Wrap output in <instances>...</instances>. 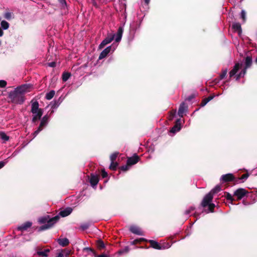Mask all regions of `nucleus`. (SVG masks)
<instances>
[{
    "label": "nucleus",
    "instance_id": "nucleus-48",
    "mask_svg": "<svg viewBox=\"0 0 257 257\" xmlns=\"http://www.w3.org/2000/svg\"><path fill=\"white\" fill-rule=\"evenodd\" d=\"M146 4H148L150 2V0H144Z\"/></svg>",
    "mask_w": 257,
    "mask_h": 257
},
{
    "label": "nucleus",
    "instance_id": "nucleus-38",
    "mask_svg": "<svg viewBox=\"0 0 257 257\" xmlns=\"http://www.w3.org/2000/svg\"><path fill=\"white\" fill-rule=\"evenodd\" d=\"M7 82L5 80H0V87H4L6 86Z\"/></svg>",
    "mask_w": 257,
    "mask_h": 257
},
{
    "label": "nucleus",
    "instance_id": "nucleus-28",
    "mask_svg": "<svg viewBox=\"0 0 257 257\" xmlns=\"http://www.w3.org/2000/svg\"><path fill=\"white\" fill-rule=\"evenodd\" d=\"M1 26L4 29L6 30L8 29L9 27V24L7 21H3L1 22Z\"/></svg>",
    "mask_w": 257,
    "mask_h": 257
},
{
    "label": "nucleus",
    "instance_id": "nucleus-6",
    "mask_svg": "<svg viewBox=\"0 0 257 257\" xmlns=\"http://www.w3.org/2000/svg\"><path fill=\"white\" fill-rule=\"evenodd\" d=\"M33 89V86L29 84H26L17 87L15 90L19 93L24 94L30 92Z\"/></svg>",
    "mask_w": 257,
    "mask_h": 257
},
{
    "label": "nucleus",
    "instance_id": "nucleus-11",
    "mask_svg": "<svg viewBox=\"0 0 257 257\" xmlns=\"http://www.w3.org/2000/svg\"><path fill=\"white\" fill-rule=\"evenodd\" d=\"M234 179V177L233 174L231 173L223 175L220 178V180L224 182L233 181Z\"/></svg>",
    "mask_w": 257,
    "mask_h": 257
},
{
    "label": "nucleus",
    "instance_id": "nucleus-27",
    "mask_svg": "<svg viewBox=\"0 0 257 257\" xmlns=\"http://www.w3.org/2000/svg\"><path fill=\"white\" fill-rule=\"evenodd\" d=\"M213 98V96H209L208 97L204 99L202 102H201V106H204L209 101H210L211 99H212Z\"/></svg>",
    "mask_w": 257,
    "mask_h": 257
},
{
    "label": "nucleus",
    "instance_id": "nucleus-42",
    "mask_svg": "<svg viewBox=\"0 0 257 257\" xmlns=\"http://www.w3.org/2000/svg\"><path fill=\"white\" fill-rule=\"evenodd\" d=\"M101 175L103 178H105L107 176V174L104 170H102Z\"/></svg>",
    "mask_w": 257,
    "mask_h": 257
},
{
    "label": "nucleus",
    "instance_id": "nucleus-47",
    "mask_svg": "<svg viewBox=\"0 0 257 257\" xmlns=\"http://www.w3.org/2000/svg\"><path fill=\"white\" fill-rule=\"evenodd\" d=\"M82 227L83 228V229H85L87 228L88 226H87V225H83V226H82Z\"/></svg>",
    "mask_w": 257,
    "mask_h": 257
},
{
    "label": "nucleus",
    "instance_id": "nucleus-22",
    "mask_svg": "<svg viewBox=\"0 0 257 257\" xmlns=\"http://www.w3.org/2000/svg\"><path fill=\"white\" fill-rule=\"evenodd\" d=\"M130 230L134 233L140 235L141 234V231L140 229L136 226H132L130 227Z\"/></svg>",
    "mask_w": 257,
    "mask_h": 257
},
{
    "label": "nucleus",
    "instance_id": "nucleus-24",
    "mask_svg": "<svg viewBox=\"0 0 257 257\" xmlns=\"http://www.w3.org/2000/svg\"><path fill=\"white\" fill-rule=\"evenodd\" d=\"M90 183L92 186L96 185L98 182V178L97 176L93 175L90 178Z\"/></svg>",
    "mask_w": 257,
    "mask_h": 257
},
{
    "label": "nucleus",
    "instance_id": "nucleus-41",
    "mask_svg": "<svg viewBox=\"0 0 257 257\" xmlns=\"http://www.w3.org/2000/svg\"><path fill=\"white\" fill-rule=\"evenodd\" d=\"M130 165H127V164L126 166H122L121 168V170L126 171L128 169V167Z\"/></svg>",
    "mask_w": 257,
    "mask_h": 257
},
{
    "label": "nucleus",
    "instance_id": "nucleus-21",
    "mask_svg": "<svg viewBox=\"0 0 257 257\" xmlns=\"http://www.w3.org/2000/svg\"><path fill=\"white\" fill-rule=\"evenodd\" d=\"M50 251L49 249H45L43 250H38L37 254L41 256L46 257L48 256V253Z\"/></svg>",
    "mask_w": 257,
    "mask_h": 257
},
{
    "label": "nucleus",
    "instance_id": "nucleus-15",
    "mask_svg": "<svg viewBox=\"0 0 257 257\" xmlns=\"http://www.w3.org/2000/svg\"><path fill=\"white\" fill-rule=\"evenodd\" d=\"M111 50V47L109 46L105 48L100 54L99 56V59H102L105 57L107 54L110 52Z\"/></svg>",
    "mask_w": 257,
    "mask_h": 257
},
{
    "label": "nucleus",
    "instance_id": "nucleus-49",
    "mask_svg": "<svg viewBox=\"0 0 257 257\" xmlns=\"http://www.w3.org/2000/svg\"><path fill=\"white\" fill-rule=\"evenodd\" d=\"M254 201H256L257 200V196H256L254 199Z\"/></svg>",
    "mask_w": 257,
    "mask_h": 257
},
{
    "label": "nucleus",
    "instance_id": "nucleus-39",
    "mask_svg": "<svg viewBox=\"0 0 257 257\" xmlns=\"http://www.w3.org/2000/svg\"><path fill=\"white\" fill-rule=\"evenodd\" d=\"M175 113H176V110H174L173 112H171L170 113V116H169V119L171 120V119H173V118L174 117V116L175 114Z\"/></svg>",
    "mask_w": 257,
    "mask_h": 257
},
{
    "label": "nucleus",
    "instance_id": "nucleus-45",
    "mask_svg": "<svg viewBox=\"0 0 257 257\" xmlns=\"http://www.w3.org/2000/svg\"><path fill=\"white\" fill-rule=\"evenodd\" d=\"M96 257H109V256L106 254H102L98 255Z\"/></svg>",
    "mask_w": 257,
    "mask_h": 257
},
{
    "label": "nucleus",
    "instance_id": "nucleus-10",
    "mask_svg": "<svg viewBox=\"0 0 257 257\" xmlns=\"http://www.w3.org/2000/svg\"><path fill=\"white\" fill-rule=\"evenodd\" d=\"M188 106L184 102L182 103L179 107L178 110V115L180 117H183L187 111Z\"/></svg>",
    "mask_w": 257,
    "mask_h": 257
},
{
    "label": "nucleus",
    "instance_id": "nucleus-18",
    "mask_svg": "<svg viewBox=\"0 0 257 257\" xmlns=\"http://www.w3.org/2000/svg\"><path fill=\"white\" fill-rule=\"evenodd\" d=\"M32 225V223L30 222H27L21 225V226H19L18 227V229L20 230H26L28 228L30 227Z\"/></svg>",
    "mask_w": 257,
    "mask_h": 257
},
{
    "label": "nucleus",
    "instance_id": "nucleus-13",
    "mask_svg": "<svg viewBox=\"0 0 257 257\" xmlns=\"http://www.w3.org/2000/svg\"><path fill=\"white\" fill-rule=\"evenodd\" d=\"M181 129V123L180 119H178L175 125L171 128L170 132L172 133H175L180 131Z\"/></svg>",
    "mask_w": 257,
    "mask_h": 257
},
{
    "label": "nucleus",
    "instance_id": "nucleus-25",
    "mask_svg": "<svg viewBox=\"0 0 257 257\" xmlns=\"http://www.w3.org/2000/svg\"><path fill=\"white\" fill-rule=\"evenodd\" d=\"M55 93V92L54 90H51L46 94V98L48 100L51 99L54 97Z\"/></svg>",
    "mask_w": 257,
    "mask_h": 257
},
{
    "label": "nucleus",
    "instance_id": "nucleus-31",
    "mask_svg": "<svg viewBox=\"0 0 257 257\" xmlns=\"http://www.w3.org/2000/svg\"><path fill=\"white\" fill-rule=\"evenodd\" d=\"M226 198L227 200L231 201V202H232V201L234 200V199L233 198V196L231 195V194H230L229 193H226ZM231 204H232V203H231Z\"/></svg>",
    "mask_w": 257,
    "mask_h": 257
},
{
    "label": "nucleus",
    "instance_id": "nucleus-36",
    "mask_svg": "<svg viewBox=\"0 0 257 257\" xmlns=\"http://www.w3.org/2000/svg\"><path fill=\"white\" fill-rule=\"evenodd\" d=\"M241 18L242 19L243 22L245 21L246 13L244 10H242L241 12Z\"/></svg>",
    "mask_w": 257,
    "mask_h": 257
},
{
    "label": "nucleus",
    "instance_id": "nucleus-3",
    "mask_svg": "<svg viewBox=\"0 0 257 257\" xmlns=\"http://www.w3.org/2000/svg\"><path fill=\"white\" fill-rule=\"evenodd\" d=\"M59 217L58 216H56L53 218H50L49 216H46L43 217H41L39 219V222L40 223H46L47 224L42 226L40 230H43L48 229L51 227L54 224H55L59 219Z\"/></svg>",
    "mask_w": 257,
    "mask_h": 257
},
{
    "label": "nucleus",
    "instance_id": "nucleus-32",
    "mask_svg": "<svg viewBox=\"0 0 257 257\" xmlns=\"http://www.w3.org/2000/svg\"><path fill=\"white\" fill-rule=\"evenodd\" d=\"M118 153H114L113 154H112L110 157V159L111 160V161H113L114 162V160L116 159V158H117V156H118Z\"/></svg>",
    "mask_w": 257,
    "mask_h": 257
},
{
    "label": "nucleus",
    "instance_id": "nucleus-33",
    "mask_svg": "<svg viewBox=\"0 0 257 257\" xmlns=\"http://www.w3.org/2000/svg\"><path fill=\"white\" fill-rule=\"evenodd\" d=\"M227 73V69H225L224 70H223L222 72L221 73V74L220 75V79H223L226 76Z\"/></svg>",
    "mask_w": 257,
    "mask_h": 257
},
{
    "label": "nucleus",
    "instance_id": "nucleus-19",
    "mask_svg": "<svg viewBox=\"0 0 257 257\" xmlns=\"http://www.w3.org/2000/svg\"><path fill=\"white\" fill-rule=\"evenodd\" d=\"M58 242L62 246H67L69 243V240L66 238L58 239Z\"/></svg>",
    "mask_w": 257,
    "mask_h": 257
},
{
    "label": "nucleus",
    "instance_id": "nucleus-29",
    "mask_svg": "<svg viewBox=\"0 0 257 257\" xmlns=\"http://www.w3.org/2000/svg\"><path fill=\"white\" fill-rule=\"evenodd\" d=\"M70 76V74L69 73H64L62 75V79L64 81H66Z\"/></svg>",
    "mask_w": 257,
    "mask_h": 257
},
{
    "label": "nucleus",
    "instance_id": "nucleus-43",
    "mask_svg": "<svg viewBox=\"0 0 257 257\" xmlns=\"http://www.w3.org/2000/svg\"><path fill=\"white\" fill-rule=\"evenodd\" d=\"M48 65L50 67H54L55 66V62H51L49 63Z\"/></svg>",
    "mask_w": 257,
    "mask_h": 257
},
{
    "label": "nucleus",
    "instance_id": "nucleus-1",
    "mask_svg": "<svg viewBox=\"0 0 257 257\" xmlns=\"http://www.w3.org/2000/svg\"><path fill=\"white\" fill-rule=\"evenodd\" d=\"M245 66L243 69H242V63H236L234 65L233 69L231 71H230V72H229V77H233V76L236 75L237 72L238 71H239L240 70H241L240 72L238 74H236V80H238L240 77H243L244 75L246 73V69L248 68H249L251 65V63H252L251 58L249 56L246 57L245 58Z\"/></svg>",
    "mask_w": 257,
    "mask_h": 257
},
{
    "label": "nucleus",
    "instance_id": "nucleus-9",
    "mask_svg": "<svg viewBox=\"0 0 257 257\" xmlns=\"http://www.w3.org/2000/svg\"><path fill=\"white\" fill-rule=\"evenodd\" d=\"M47 120L48 118L46 116H45L42 118L39 127L33 134L34 137H35L39 132L42 130L43 127L46 125Z\"/></svg>",
    "mask_w": 257,
    "mask_h": 257
},
{
    "label": "nucleus",
    "instance_id": "nucleus-12",
    "mask_svg": "<svg viewBox=\"0 0 257 257\" xmlns=\"http://www.w3.org/2000/svg\"><path fill=\"white\" fill-rule=\"evenodd\" d=\"M139 158L138 156H134L127 159V165H133L136 164L139 161Z\"/></svg>",
    "mask_w": 257,
    "mask_h": 257
},
{
    "label": "nucleus",
    "instance_id": "nucleus-46",
    "mask_svg": "<svg viewBox=\"0 0 257 257\" xmlns=\"http://www.w3.org/2000/svg\"><path fill=\"white\" fill-rule=\"evenodd\" d=\"M243 204L244 205H248L249 203H248L247 202H246V201H245L244 200L242 202Z\"/></svg>",
    "mask_w": 257,
    "mask_h": 257
},
{
    "label": "nucleus",
    "instance_id": "nucleus-30",
    "mask_svg": "<svg viewBox=\"0 0 257 257\" xmlns=\"http://www.w3.org/2000/svg\"><path fill=\"white\" fill-rule=\"evenodd\" d=\"M117 163H115L114 162L111 161V163L109 166V169L112 170H115L116 167H117Z\"/></svg>",
    "mask_w": 257,
    "mask_h": 257
},
{
    "label": "nucleus",
    "instance_id": "nucleus-40",
    "mask_svg": "<svg viewBox=\"0 0 257 257\" xmlns=\"http://www.w3.org/2000/svg\"><path fill=\"white\" fill-rule=\"evenodd\" d=\"M5 17L7 19H10L11 18V14L10 13H7L5 15Z\"/></svg>",
    "mask_w": 257,
    "mask_h": 257
},
{
    "label": "nucleus",
    "instance_id": "nucleus-44",
    "mask_svg": "<svg viewBox=\"0 0 257 257\" xmlns=\"http://www.w3.org/2000/svg\"><path fill=\"white\" fill-rule=\"evenodd\" d=\"M5 166L4 162H0V169L2 168Z\"/></svg>",
    "mask_w": 257,
    "mask_h": 257
},
{
    "label": "nucleus",
    "instance_id": "nucleus-17",
    "mask_svg": "<svg viewBox=\"0 0 257 257\" xmlns=\"http://www.w3.org/2000/svg\"><path fill=\"white\" fill-rule=\"evenodd\" d=\"M122 32H123L122 28L121 27L119 28L116 36L115 35V36H114L115 40L116 42H118L121 40Z\"/></svg>",
    "mask_w": 257,
    "mask_h": 257
},
{
    "label": "nucleus",
    "instance_id": "nucleus-5",
    "mask_svg": "<svg viewBox=\"0 0 257 257\" xmlns=\"http://www.w3.org/2000/svg\"><path fill=\"white\" fill-rule=\"evenodd\" d=\"M10 96L12 101L16 103L21 104L25 100L24 95L18 93L15 90L11 93Z\"/></svg>",
    "mask_w": 257,
    "mask_h": 257
},
{
    "label": "nucleus",
    "instance_id": "nucleus-37",
    "mask_svg": "<svg viewBox=\"0 0 257 257\" xmlns=\"http://www.w3.org/2000/svg\"><path fill=\"white\" fill-rule=\"evenodd\" d=\"M128 251H129V248L128 247H126L124 249H123L122 250H119L118 251V253L119 254H121V253H127V252H128Z\"/></svg>",
    "mask_w": 257,
    "mask_h": 257
},
{
    "label": "nucleus",
    "instance_id": "nucleus-34",
    "mask_svg": "<svg viewBox=\"0 0 257 257\" xmlns=\"http://www.w3.org/2000/svg\"><path fill=\"white\" fill-rule=\"evenodd\" d=\"M97 246L99 249L103 248L105 247L104 244L101 240H99L97 243Z\"/></svg>",
    "mask_w": 257,
    "mask_h": 257
},
{
    "label": "nucleus",
    "instance_id": "nucleus-20",
    "mask_svg": "<svg viewBox=\"0 0 257 257\" xmlns=\"http://www.w3.org/2000/svg\"><path fill=\"white\" fill-rule=\"evenodd\" d=\"M149 242L152 247L157 249H161L162 247L157 241L153 240H150Z\"/></svg>",
    "mask_w": 257,
    "mask_h": 257
},
{
    "label": "nucleus",
    "instance_id": "nucleus-2",
    "mask_svg": "<svg viewBox=\"0 0 257 257\" xmlns=\"http://www.w3.org/2000/svg\"><path fill=\"white\" fill-rule=\"evenodd\" d=\"M220 190V187L217 186L204 197L202 202V205L203 207H208V210L206 211L207 213L213 212L215 204L211 203L213 198L212 194L217 193Z\"/></svg>",
    "mask_w": 257,
    "mask_h": 257
},
{
    "label": "nucleus",
    "instance_id": "nucleus-14",
    "mask_svg": "<svg viewBox=\"0 0 257 257\" xmlns=\"http://www.w3.org/2000/svg\"><path fill=\"white\" fill-rule=\"evenodd\" d=\"M72 211V209L70 207L67 208L64 210L61 211L59 213V214L62 217H66L69 215Z\"/></svg>",
    "mask_w": 257,
    "mask_h": 257
},
{
    "label": "nucleus",
    "instance_id": "nucleus-7",
    "mask_svg": "<svg viewBox=\"0 0 257 257\" xmlns=\"http://www.w3.org/2000/svg\"><path fill=\"white\" fill-rule=\"evenodd\" d=\"M248 192L243 188H239L235 190L234 192V196L237 197V200H241L247 194Z\"/></svg>",
    "mask_w": 257,
    "mask_h": 257
},
{
    "label": "nucleus",
    "instance_id": "nucleus-35",
    "mask_svg": "<svg viewBox=\"0 0 257 257\" xmlns=\"http://www.w3.org/2000/svg\"><path fill=\"white\" fill-rule=\"evenodd\" d=\"M248 177V174H244L242 175L240 178H238V181L241 180H246ZM236 182H237L238 181H236Z\"/></svg>",
    "mask_w": 257,
    "mask_h": 257
},
{
    "label": "nucleus",
    "instance_id": "nucleus-8",
    "mask_svg": "<svg viewBox=\"0 0 257 257\" xmlns=\"http://www.w3.org/2000/svg\"><path fill=\"white\" fill-rule=\"evenodd\" d=\"M114 34H110L107 37L102 41L99 45L100 49L103 48L106 45L110 43L114 39Z\"/></svg>",
    "mask_w": 257,
    "mask_h": 257
},
{
    "label": "nucleus",
    "instance_id": "nucleus-50",
    "mask_svg": "<svg viewBox=\"0 0 257 257\" xmlns=\"http://www.w3.org/2000/svg\"><path fill=\"white\" fill-rule=\"evenodd\" d=\"M255 62H256V63H257V58L255 59Z\"/></svg>",
    "mask_w": 257,
    "mask_h": 257
},
{
    "label": "nucleus",
    "instance_id": "nucleus-4",
    "mask_svg": "<svg viewBox=\"0 0 257 257\" xmlns=\"http://www.w3.org/2000/svg\"><path fill=\"white\" fill-rule=\"evenodd\" d=\"M31 112L33 114V121L35 122L40 119L42 114V109L39 108V103L37 101H35L32 103Z\"/></svg>",
    "mask_w": 257,
    "mask_h": 257
},
{
    "label": "nucleus",
    "instance_id": "nucleus-26",
    "mask_svg": "<svg viewBox=\"0 0 257 257\" xmlns=\"http://www.w3.org/2000/svg\"><path fill=\"white\" fill-rule=\"evenodd\" d=\"M0 138L4 141H8L9 140V137L4 132H0Z\"/></svg>",
    "mask_w": 257,
    "mask_h": 257
},
{
    "label": "nucleus",
    "instance_id": "nucleus-23",
    "mask_svg": "<svg viewBox=\"0 0 257 257\" xmlns=\"http://www.w3.org/2000/svg\"><path fill=\"white\" fill-rule=\"evenodd\" d=\"M58 1L60 7L64 10V12L65 13L67 10V5L65 0H58Z\"/></svg>",
    "mask_w": 257,
    "mask_h": 257
},
{
    "label": "nucleus",
    "instance_id": "nucleus-16",
    "mask_svg": "<svg viewBox=\"0 0 257 257\" xmlns=\"http://www.w3.org/2000/svg\"><path fill=\"white\" fill-rule=\"evenodd\" d=\"M232 28L237 31L238 35L240 37L242 32L240 24L238 23H234L232 25Z\"/></svg>",
    "mask_w": 257,
    "mask_h": 257
}]
</instances>
